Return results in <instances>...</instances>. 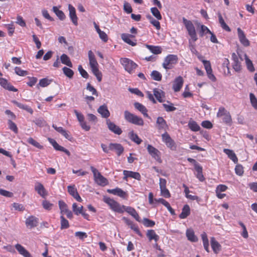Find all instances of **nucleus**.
Wrapping results in <instances>:
<instances>
[{
  "label": "nucleus",
  "instance_id": "obj_1",
  "mask_svg": "<svg viewBox=\"0 0 257 257\" xmlns=\"http://www.w3.org/2000/svg\"><path fill=\"white\" fill-rule=\"evenodd\" d=\"M182 20L191 38L189 39V48L193 54H197L198 52L195 48V42L198 38L195 27L191 21L187 20L184 17L183 18Z\"/></svg>",
  "mask_w": 257,
  "mask_h": 257
},
{
  "label": "nucleus",
  "instance_id": "obj_2",
  "mask_svg": "<svg viewBox=\"0 0 257 257\" xmlns=\"http://www.w3.org/2000/svg\"><path fill=\"white\" fill-rule=\"evenodd\" d=\"M103 201L109 206L112 211L119 213H122L124 212L125 206L121 205L113 199L104 196L103 198Z\"/></svg>",
  "mask_w": 257,
  "mask_h": 257
},
{
  "label": "nucleus",
  "instance_id": "obj_3",
  "mask_svg": "<svg viewBox=\"0 0 257 257\" xmlns=\"http://www.w3.org/2000/svg\"><path fill=\"white\" fill-rule=\"evenodd\" d=\"M124 117L127 122L135 125L143 126L144 124V120L142 117L135 115L128 110L124 111Z\"/></svg>",
  "mask_w": 257,
  "mask_h": 257
},
{
  "label": "nucleus",
  "instance_id": "obj_4",
  "mask_svg": "<svg viewBox=\"0 0 257 257\" xmlns=\"http://www.w3.org/2000/svg\"><path fill=\"white\" fill-rule=\"evenodd\" d=\"M120 61L124 67V69L130 74L133 73L134 70L138 66L137 64L132 60L126 58H121Z\"/></svg>",
  "mask_w": 257,
  "mask_h": 257
},
{
  "label": "nucleus",
  "instance_id": "obj_5",
  "mask_svg": "<svg viewBox=\"0 0 257 257\" xmlns=\"http://www.w3.org/2000/svg\"><path fill=\"white\" fill-rule=\"evenodd\" d=\"M90 169L93 174L95 181L99 185L105 186L108 184L107 180L94 167L91 166Z\"/></svg>",
  "mask_w": 257,
  "mask_h": 257
},
{
  "label": "nucleus",
  "instance_id": "obj_6",
  "mask_svg": "<svg viewBox=\"0 0 257 257\" xmlns=\"http://www.w3.org/2000/svg\"><path fill=\"white\" fill-rule=\"evenodd\" d=\"M217 116L218 117H223V121L226 124H230L232 122V118L229 112L223 107L219 108Z\"/></svg>",
  "mask_w": 257,
  "mask_h": 257
},
{
  "label": "nucleus",
  "instance_id": "obj_7",
  "mask_svg": "<svg viewBox=\"0 0 257 257\" xmlns=\"http://www.w3.org/2000/svg\"><path fill=\"white\" fill-rule=\"evenodd\" d=\"M178 57L175 55H168L164 59L163 63V67L164 69L168 70L171 69V65L177 63Z\"/></svg>",
  "mask_w": 257,
  "mask_h": 257
},
{
  "label": "nucleus",
  "instance_id": "obj_8",
  "mask_svg": "<svg viewBox=\"0 0 257 257\" xmlns=\"http://www.w3.org/2000/svg\"><path fill=\"white\" fill-rule=\"evenodd\" d=\"M147 150L149 154L159 163H161L162 160L161 158L160 152L151 145L147 146Z\"/></svg>",
  "mask_w": 257,
  "mask_h": 257
},
{
  "label": "nucleus",
  "instance_id": "obj_9",
  "mask_svg": "<svg viewBox=\"0 0 257 257\" xmlns=\"http://www.w3.org/2000/svg\"><path fill=\"white\" fill-rule=\"evenodd\" d=\"M163 141L166 144V146L172 150H175L176 146L174 141L171 139L167 133H165L162 135Z\"/></svg>",
  "mask_w": 257,
  "mask_h": 257
},
{
  "label": "nucleus",
  "instance_id": "obj_10",
  "mask_svg": "<svg viewBox=\"0 0 257 257\" xmlns=\"http://www.w3.org/2000/svg\"><path fill=\"white\" fill-rule=\"evenodd\" d=\"M202 62L204 66L205 69L206 70L209 79H210L212 81H215L216 77L212 73V70L211 68V64L210 62L207 60H202Z\"/></svg>",
  "mask_w": 257,
  "mask_h": 257
},
{
  "label": "nucleus",
  "instance_id": "obj_11",
  "mask_svg": "<svg viewBox=\"0 0 257 257\" xmlns=\"http://www.w3.org/2000/svg\"><path fill=\"white\" fill-rule=\"evenodd\" d=\"M238 39L241 44L244 47L249 46L250 43L249 40L246 38L244 32L240 28H238L237 29Z\"/></svg>",
  "mask_w": 257,
  "mask_h": 257
},
{
  "label": "nucleus",
  "instance_id": "obj_12",
  "mask_svg": "<svg viewBox=\"0 0 257 257\" xmlns=\"http://www.w3.org/2000/svg\"><path fill=\"white\" fill-rule=\"evenodd\" d=\"M123 174L124 175V177H123V180L125 181H127L128 177L134 178L139 181L141 180V175L138 172L124 170L123 171Z\"/></svg>",
  "mask_w": 257,
  "mask_h": 257
},
{
  "label": "nucleus",
  "instance_id": "obj_13",
  "mask_svg": "<svg viewBox=\"0 0 257 257\" xmlns=\"http://www.w3.org/2000/svg\"><path fill=\"white\" fill-rule=\"evenodd\" d=\"M69 16V17L75 26L78 25V17L76 14V10L75 8L71 4L68 5Z\"/></svg>",
  "mask_w": 257,
  "mask_h": 257
},
{
  "label": "nucleus",
  "instance_id": "obj_14",
  "mask_svg": "<svg viewBox=\"0 0 257 257\" xmlns=\"http://www.w3.org/2000/svg\"><path fill=\"white\" fill-rule=\"evenodd\" d=\"M68 192L77 201L81 202L82 199L79 195L77 189L74 185H69L67 187Z\"/></svg>",
  "mask_w": 257,
  "mask_h": 257
},
{
  "label": "nucleus",
  "instance_id": "obj_15",
  "mask_svg": "<svg viewBox=\"0 0 257 257\" xmlns=\"http://www.w3.org/2000/svg\"><path fill=\"white\" fill-rule=\"evenodd\" d=\"M106 124L108 129L113 133L119 135L122 133L121 128L109 119L106 120Z\"/></svg>",
  "mask_w": 257,
  "mask_h": 257
},
{
  "label": "nucleus",
  "instance_id": "obj_16",
  "mask_svg": "<svg viewBox=\"0 0 257 257\" xmlns=\"http://www.w3.org/2000/svg\"><path fill=\"white\" fill-rule=\"evenodd\" d=\"M26 225L28 227L32 228L38 225V218L34 216H30L26 220Z\"/></svg>",
  "mask_w": 257,
  "mask_h": 257
},
{
  "label": "nucleus",
  "instance_id": "obj_17",
  "mask_svg": "<svg viewBox=\"0 0 257 257\" xmlns=\"http://www.w3.org/2000/svg\"><path fill=\"white\" fill-rule=\"evenodd\" d=\"M109 148L111 151H115L119 156L123 152L124 149L121 145L117 143H110L109 145Z\"/></svg>",
  "mask_w": 257,
  "mask_h": 257
},
{
  "label": "nucleus",
  "instance_id": "obj_18",
  "mask_svg": "<svg viewBox=\"0 0 257 257\" xmlns=\"http://www.w3.org/2000/svg\"><path fill=\"white\" fill-rule=\"evenodd\" d=\"M232 59L233 68L236 72H239L241 69V66L238 57L234 53L232 54Z\"/></svg>",
  "mask_w": 257,
  "mask_h": 257
},
{
  "label": "nucleus",
  "instance_id": "obj_19",
  "mask_svg": "<svg viewBox=\"0 0 257 257\" xmlns=\"http://www.w3.org/2000/svg\"><path fill=\"white\" fill-rule=\"evenodd\" d=\"M183 79L181 76H178L174 80L173 85V89L175 92H178L180 90L183 84Z\"/></svg>",
  "mask_w": 257,
  "mask_h": 257
},
{
  "label": "nucleus",
  "instance_id": "obj_20",
  "mask_svg": "<svg viewBox=\"0 0 257 257\" xmlns=\"http://www.w3.org/2000/svg\"><path fill=\"white\" fill-rule=\"evenodd\" d=\"M0 85L5 89L9 91L14 92H17L18 91L17 89L15 88L13 86L10 85V84L8 83L7 80L5 78H0Z\"/></svg>",
  "mask_w": 257,
  "mask_h": 257
},
{
  "label": "nucleus",
  "instance_id": "obj_21",
  "mask_svg": "<svg viewBox=\"0 0 257 257\" xmlns=\"http://www.w3.org/2000/svg\"><path fill=\"white\" fill-rule=\"evenodd\" d=\"M134 105L135 108L140 111L144 115V116L148 118H150L147 113L148 110L144 105L138 102H135Z\"/></svg>",
  "mask_w": 257,
  "mask_h": 257
},
{
  "label": "nucleus",
  "instance_id": "obj_22",
  "mask_svg": "<svg viewBox=\"0 0 257 257\" xmlns=\"http://www.w3.org/2000/svg\"><path fill=\"white\" fill-rule=\"evenodd\" d=\"M135 36L128 34L123 33L121 35V38L122 39V40L127 44L132 46L136 45V43L132 41L131 40V38H133Z\"/></svg>",
  "mask_w": 257,
  "mask_h": 257
},
{
  "label": "nucleus",
  "instance_id": "obj_23",
  "mask_svg": "<svg viewBox=\"0 0 257 257\" xmlns=\"http://www.w3.org/2000/svg\"><path fill=\"white\" fill-rule=\"evenodd\" d=\"M124 211L127 212L130 215H131L133 217H134L137 221L141 222L140 217L138 213L137 212V211L134 208L130 207V206L126 207L125 206V208H124Z\"/></svg>",
  "mask_w": 257,
  "mask_h": 257
},
{
  "label": "nucleus",
  "instance_id": "obj_24",
  "mask_svg": "<svg viewBox=\"0 0 257 257\" xmlns=\"http://www.w3.org/2000/svg\"><path fill=\"white\" fill-rule=\"evenodd\" d=\"M97 111L104 118H107L110 115V112L105 104L100 106L97 109Z\"/></svg>",
  "mask_w": 257,
  "mask_h": 257
},
{
  "label": "nucleus",
  "instance_id": "obj_25",
  "mask_svg": "<svg viewBox=\"0 0 257 257\" xmlns=\"http://www.w3.org/2000/svg\"><path fill=\"white\" fill-rule=\"evenodd\" d=\"M211 246L215 253H218L221 249V245L217 241L215 238L212 237L211 238Z\"/></svg>",
  "mask_w": 257,
  "mask_h": 257
},
{
  "label": "nucleus",
  "instance_id": "obj_26",
  "mask_svg": "<svg viewBox=\"0 0 257 257\" xmlns=\"http://www.w3.org/2000/svg\"><path fill=\"white\" fill-rule=\"evenodd\" d=\"M88 54L91 69L97 67L98 64L91 50L89 51Z\"/></svg>",
  "mask_w": 257,
  "mask_h": 257
},
{
  "label": "nucleus",
  "instance_id": "obj_27",
  "mask_svg": "<svg viewBox=\"0 0 257 257\" xmlns=\"http://www.w3.org/2000/svg\"><path fill=\"white\" fill-rule=\"evenodd\" d=\"M107 192L109 193L117 195L122 198H124L126 195V193L121 189L119 188H116L113 189H107Z\"/></svg>",
  "mask_w": 257,
  "mask_h": 257
},
{
  "label": "nucleus",
  "instance_id": "obj_28",
  "mask_svg": "<svg viewBox=\"0 0 257 257\" xmlns=\"http://www.w3.org/2000/svg\"><path fill=\"white\" fill-rule=\"evenodd\" d=\"M187 239L191 242H197L198 241L197 237L195 235L194 230L192 228L187 229L186 232Z\"/></svg>",
  "mask_w": 257,
  "mask_h": 257
},
{
  "label": "nucleus",
  "instance_id": "obj_29",
  "mask_svg": "<svg viewBox=\"0 0 257 257\" xmlns=\"http://www.w3.org/2000/svg\"><path fill=\"white\" fill-rule=\"evenodd\" d=\"M35 190L38 192V193L43 198H45V196L47 195V193L44 187L40 183H37V185H36L35 186Z\"/></svg>",
  "mask_w": 257,
  "mask_h": 257
},
{
  "label": "nucleus",
  "instance_id": "obj_30",
  "mask_svg": "<svg viewBox=\"0 0 257 257\" xmlns=\"http://www.w3.org/2000/svg\"><path fill=\"white\" fill-rule=\"evenodd\" d=\"M146 48H147L151 53L155 55H158L161 54L162 52V48L160 46H153L148 44L145 45Z\"/></svg>",
  "mask_w": 257,
  "mask_h": 257
},
{
  "label": "nucleus",
  "instance_id": "obj_31",
  "mask_svg": "<svg viewBox=\"0 0 257 257\" xmlns=\"http://www.w3.org/2000/svg\"><path fill=\"white\" fill-rule=\"evenodd\" d=\"M223 152L225 153L228 156V157L234 163L236 164L237 163L238 159L232 150L228 149H224Z\"/></svg>",
  "mask_w": 257,
  "mask_h": 257
},
{
  "label": "nucleus",
  "instance_id": "obj_32",
  "mask_svg": "<svg viewBox=\"0 0 257 257\" xmlns=\"http://www.w3.org/2000/svg\"><path fill=\"white\" fill-rule=\"evenodd\" d=\"M146 236L148 238L149 241L154 240L156 242L158 241L159 239V236L157 235L155 231L153 229L148 230Z\"/></svg>",
  "mask_w": 257,
  "mask_h": 257
},
{
  "label": "nucleus",
  "instance_id": "obj_33",
  "mask_svg": "<svg viewBox=\"0 0 257 257\" xmlns=\"http://www.w3.org/2000/svg\"><path fill=\"white\" fill-rule=\"evenodd\" d=\"M15 247L19 252L24 257H32L30 253L21 244H17Z\"/></svg>",
  "mask_w": 257,
  "mask_h": 257
},
{
  "label": "nucleus",
  "instance_id": "obj_34",
  "mask_svg": "<svg viewBox=\"0 0 257 257\" xmlns=\"http://www.w3.org/2000/svg\"><path fill=\"white\" fill-rule=\"evenodd\" d=\"M190 213V208L188 205H185L182 209L181 213L179 215V217L181 219H184Z\"/></svg>",
  "mask_w": 257,
  "mask_h": 257
},
{
  "label": "nucleus",
  "instance_id": "obj_35",
  "mask_svg": "<svg viewBox=\"0 0 257 257\" xmlns=\"http://www.w3.org/2000/svg\"><path fill=\"white\" fill-rule=\"evenodd\" d=\"M52 10L61 21H63L65 19L66 16L64 13L63 11L59 10L57 7L54 6L52 8Z\"/></svg>",
  "mask_w": 257,
  "mask_h": 257
},
{
  "label": "nucleus",
  "instance_id": "obj_36",
  "mask_svg": "<svg viewBox=\"0 0 257 257\" xmlns=\"http://www.w3.org/2000/svg\"><path fill=\"white\" fill-rule=\"evenodd\" d=\"M60 60L62 63L63 64H65L69 67H72V63L67 55L63 54L60 57Z\"/></svg>",
  "mask_w": 257,
  "mask_h": 257
},
{
  "label": "nucleus",
  "instance_id": "obj_37",
  "mask_svg": "<svg viewBox=\"0 0 257 257\" xmlns=\"http://www.w3.org/2000/svg\"><path fill=\"white\" fill-rule=\"evenodd\" d=\"M195 170L197 172L196 177L199 181L203 182L205 180V178L202 173V167L200 165H196Z\"/></svg>",
  "mask_w": 257,
  "mask_h": 257
},
{
  "label": "nucleus",
  "instance_id": "obj_38",
  "mask_svg": "<svg viewBox=\"0 0 257 257\" xmlns=\"http://www.w3.org/2000/svg\"><path fill=\"white\" fill-rule=\"evenodd\" d=\"M14 103L20 108L26 110L27 112L31 114L33 113V110L31 107L27 105L24 104L23 103L18 102L16 101H14Z\"/></svg>",
  "mask_w": 257,
  "mask_h": 257
},
{
  "label": "nucleus",
  "instance_id": "obj_39",
  "mask_svg": "<svg viewBox=\"0 0 257 257\" xmlns=\"http://www.w3.org/2000/svg\"><path fill=\"white\" fill-rule=\"evenodd\" d=\"M157 123L158 124L159 130H164L167 127V124L166 120L161 116L157 118Z\"/></svg>",
  "mask_w": 257,
  "mask_h": 257
},
{
  "label": "nucleus",
  "instance_id": "obj_40",
  "mask_svg": "<svg viewBox=\"0 0 257 257\" xmlns=\"http://www.w3.org/2000/svg\"><path fill=\"white\" fill-rule=\"evenodd\" d=\"M153 92L155 97L160 102L164 101L162 99V95L164 94V92L162 90L158 88H155L153 90Z\"/></svg>",
  "mask_w": 257,
  "mask_h": 257
},
{
  "label": "nucleus",
  "instance_id": "obj_41",
  "mask_svg": "<svg viewBox=\"0 0 257 257\" xmlns=\"http://www.w3.org/2000/svg\"><path fill=\"white\" fill-rule=\"evenodd\" d=\"M244 57L247 69L251 72L254 71L255 69L252 61L249 59L247 55L245 54H244Z\"/></svg>",
  "mask_w": 257,
  "mask_h": 257
},
{
  "label": "nucleus",
  "instance_id": "obj_42",
  "mask_svg": "<svg viewBox=\"0 0 257 257\" xmlns=\"http://www.w3.org/2000/svg\"><path fill=\"white\" fill-rule=\"evenodd\" d=\"M188 127L193 131H198L200 127L197 122L193 120H190L188 122Z\"/></svg>",
  "mask_w": 257,
  "mask_h": 257
},
{
  "label": "nucleus",
  "instance_id": "obj_43",
  "mask_svg": "<svg viewBox=\"0 0 257 257\" xmlns=\"http://www.w3.org/2000/svg\"><path fill=\"white\" fill-rule=\"evenodd\" d=\"M130 138L134 142H135L138 145H139L142 142V140L139 137L137 134L134 133L133 131H132L129 134Z\"/></svg>",
  "mask_w": 257,
  "mask_h": 257
},
{
  "label": "nucleus",
  "instance_id": "obj_44",
  "mask_svg": "<svg viewBox=\"0 0 257 257\" xmlns=\"http://www.w3.org/2000/svg\"><path fill=\"white\" fill-rule=\"evenodd\" d=\"M63 72L65 76L68 77L69 79L73 78L74 75V71L67 67H64L62 68Z\"/></svg>",
  "mask_w": 257,
  "mask_h": 257
},
{
  "label": "nucleus",
  "instance_id": "obj_45",
  "mask_svg": "<svg viewBox=\"0 0 257 257\" xmlns=\"http://www.w3.org/2000/svg\"><path fill=\"white\" fill-rule=\"evenodd\" d=\"M151 12L152 15L158 20H161L162 19V17L161 15L160 12L158 9L156 7H153L151 9Z\"/></svg>",
  "mask_w": 257,
  "mask_h": 257
},
{
  "label": "nucleus",
  "instance_id": "obj_46",
  "mask_svg": "<svg viewBox=\"0 0 257 257\" xmlns=\"http://www.w3.org/2000/svg\"><path fill=\"white\" fill-rule=\"evenodd\" d=\"M53 147L56 150L64 152L68 156H70V152L63 147L60 146L57 143H56Z\"/></svg>",
  "mask_w": 257,
  "mask_h": 257
},
{
  "label": "nucleus",
  "instance_id": "obj_47",
  "mask_svg": "<svg viewBox=\"0 0 257 257\" xmlns=\"http://www.w3.org/2000/svg\"><path fill=\"white\" fill-rule=\"evenodd\" d=\"M151 76L153 79L156 81H161L162 79V75L158 71L154 70L151 74Z\"/></svg>",
  "mask_w": 257,
  "mask_h": 257
},
{
  "label": "nucleus",
  "instance_id": "obj_48",
  "mask_svg": "<svg viewBox=\"0 0 257 257\" xmlns=\"http://www.w3.org/2000/svg\"><path fill=\"white\" fill-rule=\"evenodd\" d=\"M27 142L28 143L31 144L32 145L34 146V147H35L39 149H43V146L41 145L38 142H37L36 141L34 140L31 137L28 139Z\"/></svg>",
  "mask_w": 257,
  "mask_h": 257
},
{
  "label": "nucleus",
  "instance_id": "obj_49",
  "mask_svg": "<svg viewBox=\"0 0 257 257\" xmlns=\"http://www.w3.org/2000/svg\"><path fill=\"white\" fill-rule=\"evenodd\" d=\"M61 229H64L68 228L69 227L68 221L63 216H61Z\"/></svg>",
  "mask_w": 257,
  "mask_h": 257
},
{
  "label": "nucleus",
  "instance_id": "obj_50",
  "mask_svg": "<svg viewBox=\"0 0 257 257\" xmlns=\"http://www.w3.org/2000/svg\"><path fill=\"white\" fill-rule=\"evenodd\" d=\"M83 208V207L82 206L80 207H77V205L76 203H74L72 204L73 211L77 215L80 214L81 213H82Z\"/></svg>",
  "mask_w": 257,
  "mask_h": 257
},
{
  "label": "nucleus",
  "instance_id": "obj_51",
  "mask_svg": "<svg viewBox=\"0 0 257 257\" xmlns=\"http://www.w3.org/2000/svg\"><path fill=\"white\" fill-rule=\"evenodd\" d=\"M143 223L146 227H153L155 224V222L154 221L147 218H144L143 219Z\"/></svg>",
  "mask_w": 257,
  "mask_h": 257
},
{
  "label": "nucleus",
  "instance_id": "obj_52",
  "mask_svg": "<svg viewBox=\"0 0 257 257\" xmlns=\"http://www.w3.org/2000/svg\"><path fill=\"white\" fill-rule=\"evenodd\" d=\"M211 33L210 30L205 26L201 25L199 35L201 37H203L205 34Z\"/></svg>",
  "mask_w": 257,
  "mask_h": 257
},
{
  "label": "nucleus",
  "instance_id": "obj_53",
  "mask_svg": "<svg viewBox=\"0 0 257 257\" xmlns=\"http://www.w3.org/2000/svg\"><path fill=\"white\" fill-rule=\"evenodd\" d=\"M168 103L170 104V105L167 104L166 103H163V106L164 107L165 110L167 112L173 111L176 109V108L173 106V104L170 102L169 101H167Z\"/></svg>",
  "mask_w": 257,
  "mask_h": 257
},
{
  "label": "nucleus",
  "instance_id": "obj_54",
  "mask_svg": "<svg viewBox=\"0 0 257 257\" xmlns=\"http://www.w3.org/2000/svg\"><path fill=\"white\" fill-rule=\"evenodd\" d=\"M15 71L18 75L21 76H24L28 74V71L23 70L19 67H16L15 68Z\"/></svg>",
  "mask_w": 257,
  "mask_h": 257
},
{
  "label": "nucleus",
  "instance_id": "obj_55",
  "mask_svg": "<svg viewBox=\"0 0 257 257\" xmlns=\"http://www.w3.org/2000/svg\"><path fill=\"white\" fill-rule=\"evenodd\" d=\"M250 100L252 106L255 109H257V99L253 93L249 94Z\"/></svg>",
  "mask_w": 257,
  "mask_h": 257
},
{
  "label": "nucleus",
  "instance_id": "obj_56",
  "mask_svg": "<svg viewBox=\"0 0 257 257\" xmlns=\"http://www.w3.org/2000/svg\"><path fill=\"white\" fill-rule=\"evenodd\" d=\"M78 70L82 77L86 79L89 77L88 73L83 68L81 65H80L78 66Z\"/></svg>",
  "mask_w": 257,
  "mask_h": 257
},
{
  "label": "nucleus",
  "instance_id": "obj_57",
  "mask_svg": "<svg viewBox=\"0 0 257 257\" xmlns=\"http://www.w3.org/2000/svg\"><path fill=\"white\" fill-rule=\"evenodd\" d=\"M235 173L238 176H242L243 174V168L242 165L240 164L236 165L235 168Z\"/></svg>",
  "mask_w": 257,
  "mask_h": 257
},
{
  "label": "nucleus",
  "instance_id": "obj_58",
  "mask_svg": "<svg viewBox=\"0 0 257 257\" xmlns=\"http://www.w3.org/2000/svg\"><path fill=\"white\" fill-rule=\"evenodd\" d=\"M50 80H48L46 78H43L40 80L38 85L44 87L49 85V84L50 83ZM37 87H38V86H37Z\"/></svg>",
  "mask_w": 257,
  "mask_h": 257
},
{
  "label": "nucleus",
  "instance_id": "obj_59",
  "mask_svg": "<svg viewBox=\"0 0 257 257\" xmlns=\"http://www.w3.org/2000/svg\"><path fill=\"white\" fill-rule=\"evenodd\" d=\"M58 204L61 213L65 212L67 210H68L67 205L63 201H59Z\"/></svg>",
  "mask_w": 257,
  "mask_h": 257
},
{
  "label": "nucleus",
  "instance_id": "obj_60",
  "mask_svg": "<svg viewBox=\"0 0 257 257\" xmlns=\"http://www.w3.org/2000/svg\"><path fill=\"white\" fill-rule=\"evenodd\" d=\"M86 89H87V90H88V91L91 92L93 95L98 96V94L97 90H96L95 88H94V87L93 86L91 85V84L89 83H87V86H86Z\"/></svg>",
  "mask_w": 257,
  "mask_h": 257
},
{
  "label": "nucleus",
  "instance_id": "obj_61",
  "mask_svg": "<svg viewBox=\"0 0 257 257\" xmlns=\"http://www.w3.org/2000/svg\"><path fill=\"white\" fill-rule=\"evenodd\" d=\"M0 195L10 198H11L13 196V193L12 192L3 189H0Z\"/></svg>",
  "mask_w": 257,
  "mask_h": 257
},
{
  "label": "nucleus",
  "instance_id": "obj_62",
  "mask_svg": "<svg viewBox=\"0 0 257 257\" xmlns=\"http://www.w3.org/2000/svg\"><path fill=\"white\" fill-rule=\"evenodd\" d=\"M8 123L10 129H11L12 131H13L14 132L17 134L18 133V127L15 123H14L12 120H9L8 121Z\"/></svg>",
  "mask_w": 257,
  "mask_h": 257
},
{
  "label": "nucleus",
  "instance_id": "obj_63",
  "mask_svg": "<svg viewBox=\"0 0 257 257\" xmlns=\"http://www.w3.org/2000/svg\"><path fill=\"white\" fill-rule=\"evenodd\" d=\"M12 206L16 210L23 211L25 210L24 206L22 204L18 203H14L12 204Z\"/></svg>",
  "mask_w": 257,
  "mask_h": 257
},
{
  "label": "nucleus",
  "instance_id": "obj_64",
  "mask_svg": "<svg viewBox=\"0 0 257 257\" xmlns=\"http://www.w3.org/2000/svg\"><path fill=\"white\" fill-rule=\"evenodd\" d=\"M128 90L132 93L135 94L139 96L143 97V93L138 88H129Z\"/></svg>",
  "mask_w": 257,
  "mask_h": 257
}]
</instances>
